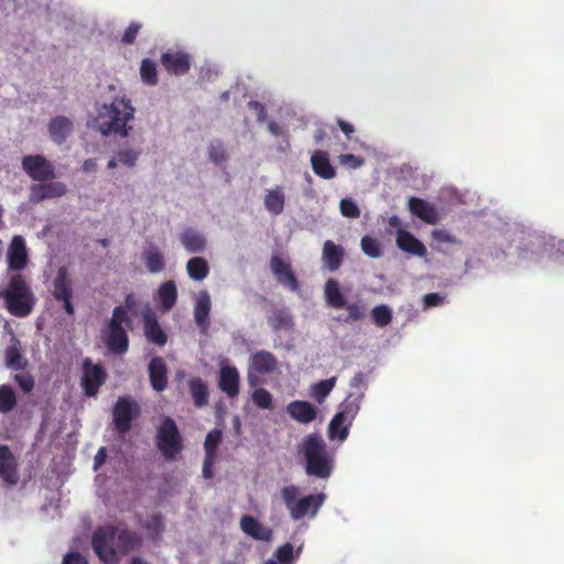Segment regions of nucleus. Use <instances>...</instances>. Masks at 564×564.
<instances>
[{
	"instance_id": "f257e3e1",
	"label": "nucleus",
	"mask_w": 564,
	"mask_h": 564,
	"mask_svg": "<svg viewBox=\"0 0 564 564\" xmlns=\"http://www.w3.org/2000/svg\"><path fill=\"white\" fill-rule=\"evenodd\" d=\"M297 453L304 459V470L307 476L319 479L330 477L335 459L319 433H311L304 436L297 445Z\"/></svg>"
},
{
	"instance_id": "f03ea898",
	"label": "nucleus",
	"mask_w": 564,
	"mask_h": 564,
	"mask_svg": "<svg viewBox=\"0 0 564 564\" xmlns=\"http://www.w3.org/2000/svg\"><path fill=\"white\" fill-rule=\"evenodd\" d=\"M301 488L288 485L281 488V499L292 520L314 519L326 500L324 492L301 496Z\"/></svg>"
},
{
	"instance_id": "7ed1b4c3",
	"label": "nucleus",
	"mask_w": 564,
	"mask_h": 564,
	"mask_svg": "<svg viewBox=\"0 0 564 564\" xmlns=\"http://www.w3.org/2000/svg\"><path fill=\"white\" fill-rule=\"evenodd\" d=\"M133 116L134 108L130 100L116 98L110 105L102 106L96 120L102 135L115 133L127 137L129 131L127 123L133 119Z\"/></svg>"
},
{
	"instance_id": "20e7f679",
	"label": "nucleus",
	"mask_w": 564,
	"mask_h": 564,
	"mask_svg": "<svg viewBox=\"0 0 564 564\" xmlns=\"http://www.w3.org/2000/svg\"><path fill=\"white\" fill-rule=\"evenodd\" d=\"M132 319L127 310L117 305L112 310L111 317L105 323L101 329V338L107 349L115 355H123L129 349L128 329L131 328Z\"/></svg>"
},
{
	"instance_id": "39448f33",
	"label": "nucleus",
	"mask_w": 564,
	"mask_h": 564,
	"mask_svg": "<svg viewBox=\"0 0 564 564\" xmlns=\"http://www.w3.org/2000/svg\"><path fill=\"white\" fill-rule=\"evenodd\" d=\"M8 312L15 317L28 316L34 306V295L24 275L15 273L6 289L0 290Z\"/></svg>"
},
{
	"instance_id": "423d86ee",
	"label": "nucleus",
	"mask_w": 564,
	"mask_h": 564,
	"mask_svg": "<svg viewBox=\"0 0 564 564\" xmlns=\"http://www.w3.org/2000/svg\"><path fill=\"white\" fill-rule=\"evenodd\" d=\"M155 444L167 460H174L183 449V438L175 421L164 417L158 429Z\"/></svg>"
},
{
	"instance_id": "0eeeda50",
	"label": "nucleus",
	"mask_w": 564,
	"mask_h": 564,
	"mask_svg": "<svg viewBox=\"0 0 564 564\" xmlns=\"http://www.w3.org/2000/svg\"><path fill=\"white\" fill-rule=\"evenodd\" d=\"M118 529L113 525L98 528L91 539L94 552L105 564H117L119 561L117 551Z\"/></svg>"
},
{
	"instance_id": "6e6552de",
	"label": "nucleus",
	"mask_w": 564,
	"mask_h": 564,
	"mask_svg": "<svg viewBox=\"0 0 564 564\" xmlns=\"http://www.w3.org/2000/svg\"><path fill=\"white\" fill-rule=\"evenodd\" d=\"M140 406L130 397H119L112 410V422L117 432L124 434L131 430L132 421L139 415Z\"/></svg>"
},
{
	"instance_id": "1a4fd4ad",
	"label": "nucleus",
	"mask_w": 564,
	"mask_h": 564,
	"mask_svg": "<svg viewBox=\"0 0 564 564\" xmlns=\"http://www.w3.org/2000/svg\"><path fill=\"white\" fill-rule=\"evenodd\" d=\"M23 171L36 182H46L55 178V166L44 155L30 154L22 159Z\"/></svg>"
},
{
	"instance_id": "9d476101",
	"label": "nucleus",
	"mask_w": 564,
	"mask_h": 564,
	"mask_svg": "<svg viewBox=\"0 0 564 564\" xmlns=\"http://www.w3.org/2000/svg\"><path fill=\"white\" fill-rule=\"evenodd\" d=\"M52 296L55 301L63 303V307L69 316L75 314V307L72 303V281L65 267H61L57 270L56 276L53 280Z\"/></svg>"
},
{
	"instance_id": "9b49d317",
	"label": "nucleus",
	"mask_w": 564,
	"mask_h": 564,
	"mask_svg": "<svg viewBox=\"0 0 564 564\" xmlns=\"http://www.w3.org/2000/svg\"><path fill=\"white\" fill-rule=\"evenodd\" d=\"M106 379L107 373L100 365L94 364L89 358L83 361L82 387L87 397H95Z\"/></svg>"
},
{
	"instance_id": "f8f14e48",
	"label": "nucleus",
	"mask_w": 564,
	"mask_h": 564,
	"mask_svg": "<svg viewBox=\"0 0 564 564\" xmlns=\"http://www.w3.org/2000/svg\"><path fill=\"white\" fill-rule=\"evenodd\" d=\"M160 62L169 74L181 76L191 69L192 57L184 51H167L161 55Z\"/></svg>"
},
{
	"instance_id": "ddd939ff",
	"label": "nucleus",
	"mask_w": 564,
	"mask_h": 564,
	"mask_svg": "<svg viewBox=\"0 0 564 564\" xmlns=\"http://www.w3.org/2000/svg\"><path fill=\"white\" fill-rule=\"evenodd\" d=\"M143 334L150 344L163 347L167 343V334L161 327L156 314L147 308L142 312Z\"/></svg>"
},
{
	"instance_id": "4468645a",
	"label": "nucleus",
	"mask_w": 564,
	"mask_h": 564,
	"mask_svg": "<svg viewBox=\"0 0 564 564\" xmlns=\"http://www.w3.org/2000/svg\"><path fill=\"white\" fill-rule=\"evenodd\" d=\"M18 460L8 445H0V478L9 486L20 480Z\"/></svg>"
},
{
	"instance_id": "2eb2a0df",
	"label": "nucleus",
	"mask_w": 564,
	"mask_h": 564,
	"mask_svg": "<svg viewBox=\"0 0 564 564\" xmlns=\"http://www.w3.org/2000/svg\"><path fill=\"white\" fill-rule=\"evenodd\" d=\"M8 268L9 270L21 271L28 262V252L24 239L21 236H14L8 249Z\"/></svg>"
},
{
	"instance_id": "dca6fc26",
	"label": "nucleus",
	"mask_w": 564,
	"mask_h": 564,
	"mask_svg": "<svg viewBox=\"0 0 564 564\" xmlns=\"http://www.w3.org/2000/svg\"><path fill=\"white\" fill-rule=\"evenodd\" d=\"M239 372L235 366H221L218 379L219 389L230 399L239 394Z\"/></svg>"
},
{
	"instance_id": "f3484780",
	"label": "nucleus",
	"mask_w": 564,
	"mask_h": 564,
	"mask_svg": "<svg viewBox=\"0 0 564 564\" xmlns=\"http://www.w3.org/2000/svg\"><path fill=\"white\" fill-rule=\"evenodd\" d=\"M270 267L281 284L288 286L292 291H296L299 289V281L291 270L290 264L284 262L279 256H272Z\"/></svg>"
},
{
	"instance_id": "a211bd4d",
	"label": "nucleus",
	"mask_w": 564,
	"mask_h": 564,
	"mask_svg": "<svg viewBox=\"0 0 564 564\" xmlns=\"http://www.w3.org/2000/svg\"><path fill=\"white\" fill-rule=\"evenodd\" d=\"M47 128L52 141L61 145L70 135L74 124L69 118L57 116L50 120Z\"/></svg>"
},
{
	"instance_id": "6ab92c4d",
	"label": "nucleus",
	"mask_w": 564,
	"mask_h": 564,
	"mask_svg": "<svg viewBox=\"0 0 564 564\" xmlns=\"http://www.w3.org/2000/svg\"><path fill=\"white\" fill-rule=\"evenodd\" d=\"M149 378L153 390L162 392L167 387V367L161 357H153L149 362Z\"/></svg>"
},
{
	"instance_id": "aec40b11",
	"label": "nucleus",
	"mask_w": 564,
	"mask_h": 564,
	"mask_svg": "<svg viewBox=\"0 0 564 564\" xmlns=\"http://www.w3.org/2000/svg\"><path fill=\"white\" fill-rule=\"evenodd\" d=\"M240 528L242 532L258 541H270L272 539V530L261 524L252 516H242L240 519Z\"/></svg>"
},
{
	"instance_id": "412c9836",
	"label": "nucleus",
	"mask_w": 564,
	"mask_h": 564,
	"mask_svg": "<svg viewBox=\"0 0 564 564\" xmlns=\"http://www.w3.org/2000/svg\"><path fill=\"white\" fill-rule=\"evenodd\" d=\"M212 308L210 296L207 291H202L195 302L194 318L197 326L205 333L210 324L209 314Z\"/></svg>"
},
{
	"instance_id": "4be33fe9",
	"label": "nucleus",
	"mask_w": 564,
	"mask_h": 564,
	"mask_svg": "<svg viewBox=\"0 0 564 564\" xmlns=\"http://www.w3.org/2000/svg\"><path fill=\"white\" fill-rule=\"evenodd\" d=\"M409 209L412 215L416 216L426 224L435 225L438 221L435 207L422 198L414 196L411 197L409 199Z\"/></svg>"
},
{
	"instance_id": "5701e85b",
	"label": "nucleus",
	"mask_w": 564,
	"mask_h": 564,
	"mask_svg": "<svg viewBox=\"0 0 564 564\" xmlns=\"http://www.w3.org/2000/svg\"><path fill=\"white\" fill-rule=\"evenodd\" d=\"M286 412L293 420L302 424L313 422L317 415V411L314 405L307 401L300 400L290 402L286 406Z\"/></svg>"
},
{
	"instance_id": "b1692460",
	"label": "nucleus",
	"mask_w": 564,
	"mask_h": 564,
	"mask_svg": "<svg viewBox=\"0 0 564 564\" xmlns=\"http://www.w3.org/2000/svg\"><path fill=\"white\" fill-rule=\"evenodd\" d=\"M345 257V250L340 245H336L332 240H326L323 246L322 259L324 265L330 271H337Z\"/></svg>"
},
{
	"instance_id": "393cba45",
	"label": "nucleus",
	"mask_w": 564,
	"mask_h": 564,
	"mask_svg": "<svg viewBox=\"0 0 564 564\" xmlns=\"http://www.w3.org/2000/svg\"><path fill=\"white\" fill-rule=\"evenodd\" d=\"M311 165L314 173L324 180H332L336 176V169L332 165L329 155L324 150H316L311 156Z\"/></svg>"
},
{
	"instance_id": "a878e982",
	"label": "nucleus",
	"mask_w": 564,
	"mask_h": 564,
	"mask_svg": "<svg viewBox=\"0 0 564 564\" xmlns=\"http://www.w3.org/2000/svg\"><path fill=\"white\" fill-rule=\"evenodd\" d=\"M397 246L399 249L410 254L417 257H424L426 254L424 243L410 231L404 229H400L397 232Z\"/></svg>"
},
{
	"instance_id": "bb28decb",
	"label": "nucleus",
	"mask_w": 564,
	"mask_h": 564,
	"mask_svg": "<svg viewBox=\"0 0 564 564\" xmlns=\"http://www.w3.org/2000/svg\"><path fill=\"white\" fill-rule=\"evenodd\" d=\"M251 367L260 375H269L276 369L278 359L272 352L260 350L251 356Z\"/></svg>"
},
{
	"instance_id": "cd10ccee",
	"label": "nucleus",
	"mask_w": 564,
	"mask_h": 564,
	"mask_svg": "<svg viewBox=\"0 0 564 564\" xmlns=\"http://www.w3.org/2000/svg\"><path fill=\"white\" fill-rule=\"evenodd\" d=\"M187 384L194 405L198 409L207 405L209 402L207 383L200 377H193Z\"/></svg>"
},
{
	"instance_id": "c85d7f7f",
	"label": "nucleus",
	"mask_w": 564,
	"mask_h": 564,
	"mask_svg": "<svg viewBox=\"0 0 564 564\" xmlns=\"http://www.w3.org/2000/svg\"><path fill=\"white\" fill-rule=\"evenodd\" d=\"M158 300L163 312H170L177 301V289L174 281L163 282L158 290Z\"/></svg>"
},
{
	"instance_id": "c756f323",
	"label": "nucleus",
	"mask_w": 564,
	"mask_h": 564,
	"mask_svg": "<svg viewBox=\"0 0 564 564\" xmlns=\"http://www.w3.org/2000/svg\"><path fill=\"white\" fill-rule=\"evenodd\" d=\"M180 239L183 247L191 253L203 252L206 248L205 237L192 228L185 229Z\"/></svg>"
},
{
	"instance_id": "7c9ffc66",
	"label": "nucleus",
	"mask_w": 564,
	"mask_h": 564,
	"mask_svg": "<svg viewBox=\"0 0 564 564\" xmlns=\"http://www.w3.org/2000/svg\"><path fill=\"white\" fill-rule=\"evenodd\" d=\"M141 545V538L138 533L130 530H121L117 533V551L120 554H128Z\"/></svg>"
},
{
	"instance_id": "2f4dec72",
	"label": "nucleus",
	"mask_w": 564,
	"mask_h": 564,
	"mask_svg": "<svg viewBox=\"0 0 564 564\" xmlns=\"http://www.w3.org/2000/svg\"><path fill=\"white\" fill-rule=\"evenodd\" d=\"M325 300L328 306L333 308H344L346 299L339 289V283L335 279H328L324 286Z\"/></svg>"
},
{
	"instance_id": "473e14b6",
	"label": "nucleus",
	"mask_w": 564,
	"mask_h": 564,
	"mask_svg": "<svg viewBox=\"0 0 564 564\" xmlns=\"http://www.w3.org/2000/svg\"><path fill=\"white\" fill-rule=\"evenodd\" d=\"M268 323L274 332L292 329L294 326L293 316L288 308H275L268 316Z\"/></svg>"
},
{
	"instance_id": "72a5a7b5",
	"label": "nucleus",
	"mask_w": 564,
	"mask_h": 564,
	"mask_svg": "<svg viewBox=\"0 0 564 564\" xmlns=\"http://www.w3.org/2000/svg\"><path fill=\"white\" fill-rule=\"evenodd\" d=\"M284 204L285 195L282 187H276L267 192L264 196V207L269 213L273 215L282 214L284 210Z\"/></svg>"
},
{
	"instance_id": "f704fd0d",
	"label": "nucleus",
	"mask_w": 564,
	"mask_h": 564,
	"mask_svg": "<svg viewBox=\"0 0 564 564\" xmlns=\"http://www.w3.org/2000/svg\"><path fill=\"white\" fill-rule=\"evenodd\" d=\"M352 423L344 421L343 414L336 413L328 424V437L330 440L345 441Z\"/></svg>"
},
{
	"instance_id": "c9c22d12",
	"label": "nucleus",
	"mask_w": 564,
	"mask_h": 564,
	"mask_svg": "<svg viewBox=\"0 0 564 564\" xmlns=\"http://www.w3.org/2000/svg\"><path fill=\"white\" fill-rule=\"evenodd\" d=\"M186 271L194 281H202L209 273V265L206 259L202 257H193L186 263Z\"/></svg>"
},
{
	"instance_id": "e433bc0d",
	"label": "nucleus",
	"mask_w": 564,
	"mask_h": 564,
	"mask_svg": "<svg viewBox=\"0 0 564 564\" xmlns=\"http://www.w3.org/2000/svg\"><path fill=\"white\" fill-rule=\"evenodd\" d=\"M362 394L354 397L349 394L339 405L338 414H343L344 421L352 423L360 410Z\"/></svg>"
},
{
	"instance_id": "4c0bfd02",
	"label": "nucleus",
	"mask_w": 564,
	"mask_h": 564,
	"mask_svg": "<svg viewBox=\"0 0 564 564\" xmlns=\"http://www.w3.org/2000/svg\"><path fill=\"white\" fill-rule=\"evenodd\" d=\"M19 340L14 339L13 344L6 349V366L12 370H22L28 362L21 354Z\"/></svg>"
},
{
	"instance_id": "58836bf2",
	"label": "nucleus",
	"mask_w": 564,
	"mask_h": 564,
	"mask_svg": "<svg viewBox=\"0 0 564 564\" xmlns=\"http://www.w3.org/2000/svg\"><path fill=\"white\" fill-rule=\"evenodd\" d=\"M144 263L151 273L161 272L165 267L164 257L158 248H152L144 253Z\"/></svg>"
},
{
	"instance_id": "ea45409f",
	"label": "nucleus",
	"mask_w": 564,
	"mask_h": 564,
	"mask_svg": "<svg viewBox=\"0 0 564 564\" xmlns=\"http://www.w3.org/2000/svg\"><path fill=\"white\" fill-rule=\"evenodd\" d=\"M17 405V397L11 387L0 386V413H8Z\"/></svg>"
},
{
	"instance_id": "a19ab883",
	"label": "nucleus",
	"mask_w": 564,
	"mask_h": 564,
	"mask_svg": "<svg viewBox=\"0 0 564 564\" xmlns=\"http://www.w3.org/2000/svg\"><path fill=\"white\" fill-rule=\"evenodd\" d=\"M140 76L143 83L147 85H156L158 84V70L156 64L150 59L144 58L140 66Z\"/></svg>"
},
{
	"instance_id": "79ce46f5",
	"label": "nucleus",
	"mask_w": 564,
	"mask_h": 564,
	"mask_svg": "<svg viewBox=\"0 0 564 564\" xmlns=\"http://www.w3.org/2000/svg\"><path fill=\"white\" fill-rule=\"evenodd\" d=\"M335 377L315 383L312 388V393L315 400L322 403L325 400V398L330 393V391L335 387Z\"/></svg>"
},
{
	"instance_id": "37998d69",
	"label": "nucleus",
	"mask_w": 564,
	"mask_h": 564,
	"mask_svg": "<svg viewBox=\"0 0 564 564\" xmlns=\"http://www.w3.org/2000/svg\"><path fill=\"white\" fill-rule=\"evenodd\" d=\"M371 317L378 327H386L392 321V312L388 305H378L372 308Z\"/></svg>"
},
{
	"instance_id": "c03bdc74",
	"label": "nucleus",
	"mask_w": 564,
	"mask_h": 564,
	"mask_svg": "<svg viewBox=\"0 0 564 564\" xmlns=\"http://www.w3.org/2000/svg\"><path fill=\"white\" fill-rule=\"evenodd\" d=\"M361 249L365 254L370 258H379L382 254V248L379 240L371 236H365L361 238L360 242Z\"/></svg>"
},
{
	"instance_id": "a18cd8bd",
	"label": "nucleus",
	"mask_w": 564,
	"mask_h": 564,
	"mask_svg": "<svg viewBox=\"0 0 564 564\" xmlns=\"http://www.w3.org/2000/svg\"><path fill=\"white\" fill-rule=\"evenodd\" d=\"M252 401L253 403L262 410H272L273 409V398L272 394L264 388H258L252 392Z\"/></svg>"
},
{
	"instance_id": "49530a36",
	"label": "nucleus",
	"mask_w": 564,
	"mask_h": 564,
	"mask_svg": "<svg viewBox=\"0 0 564 564\" xmlns=\"http://www.w3.org/2000/svg\"><path fill=\"white\" fill-rule=\"evenodd\" d=\"M221 431L217 429H214L207 433L204 442L205 456L216 457V451L221 441Z\"/></svg>"
},
{
	"instance_id": "de8ad7c7",
	"label": "nucleus",
	"mask_w": 564,
	"mask_h": 564,
	"mask_svg": "<svg viewBox=\"0 0 564 564\" xmlns=\"http://www.w3.org/2000/svg\"><path fill=\"white\" fill-rule=\"evenodd\" d=\"M140 154L141 151L139 150L121 148L120 150L117 151L116 156L121 164L128 167H132L135 165Z\"/></svg>"
},
{
	"instance_id": "09e8293b",
	"label": "nucleus",
	"mask_w": 564,
	"mask_h": 564,
	"mask_svg": "<svg viewBox=\"0 0 564 564\" xmlns=\"http://www.w3.org/2000/svg\"><path fill=\"white\" fill-rule=\"evenodd\" d=\"M294 558V547L291 543H285L276 549L274 558L276 563L290 564Z\"/></svg>"
},
{
	"instance_id": "8fccbe9b",
	"label": "nucleus",
	"mask_w": 564,
	"mask_h": 564,
	"mask_svg": "<svg viewBox=\"0 0 564 564\" xmlns=\"http://www.w3.org/2000/svg\"><path fill=\"white\" fill-rule=\"evenodd\" d=\"M208 155L209 159L216 164L225 162L227 160V153L223 142L218 140L212 142L208 148Z\"/></svg>"
},
{
	"instance_id": "3c124183",
	"label": "nucleus",
	"mask_w": 564,
	"mask_h": 564,
	"mask_svg": "<svg viewBox=\"0 0 564 564\" xmlns=\"http://www.w3.org/2000/svg\"><path fill=\"white\" fill-rule=\"evenodd\" d=\"M340 213L348 218H358L360 209L357 204L350 198H343L339 204Z\"/></svg>"
},
{
	"instance_id": "603ef678",
	"label": "nucleus",
	"mask_w": 564,
	"mask_h": 564,
	"mask_svg": "<svg viewBox=\"0 0 564 564\" xmlns=\"http://www.w3.org/2000/svg\"><path fill=\"white\" fill-rule=\"evenodd\" d=\"M45 185L46 199L62 197L67 192L66 185L62 182H50L45 183Z\"/></svg>"
},
{
	"instance_id": "864d4df0",
	"label": "nucleus",
	"mask_w": 564,
	"mask_h": 564,
	"mask_svg": "<svg viewBox=\"0 0 564 564\" xmlns=\"http://www.w3.org/2000/svg\"><path fill=\"white\" fill-rule=\"evenodd\" d=\"M338 161L341 165H346L352 170L359 169L365 163V160L362 158L350 153L340 154L338 156Z\"/></svg>"
},
{
	"instance_id": "5fc2aeb1",
	"label": "nucleus",
	"mask_w": 564,
	"mask_h": 564,
	"mask_svg": "<svg viewBox=\"0 0 564 564\" xmlns=\"http://www.w3.org/2000/svg\"><path fill=\"white\" fill-rule=\"evenodd\" d=\"M344 308H346L348 312V316L346 318L347 322H357V321L362 319L365 316L364 306H361L357 303L348 304L346 302V306Z\"/></svg>"
},
{
	"instance_id": "6e6d98bb",
	"label": "nucleus",
	"mask_w": 564,
	"mask_h": 564,
	"mask_svg": "<svg viewBox=\"0 0 564 564\" xmlns=\"http://www.w3.org/2000/svg\"><path fill=\"white\" fill-rule=\"evenodd\" d=\"M46 185L45 183L41 182L40 184H33L30 188V200L34 204L41 203L42 200L46 199Z\"/></svg>"
},
{
	"instance_id": "4d7b16f0",
	"label": "nucleus",
	"mask_w": 564,
	"mask_h": 564,
	"mask_svg": "<svg viewBox=\"0 0 564 564\" xmlns=\"http://www.w3.org/2000/svg\"><path fill=\"white\" fill-rule=\"evenodd\" d=\"M14 380L24 392H30L34 387V379L29 373H17Z\"/></svg>"
},
{
	"instance_id": "13d9d810",
	"label": "nucleus",
	"mask_w": 564,
	"mask_h": 564,
	"mask_svg": "<svg viewBox=\"0 0 564 564\" xmlns=\"http://www.w3.org/2000/svg\"><path fill=\"white\" fill-rule=\"evenodd\" d=\"M141 29V24L137 22H132L127 30L124 31L121 42L124 44H132Z\"/></svg>"
},
{
	"instance_id": "bf43d9fd",
	"label": "nucleus",
	"mask_w": 564,
	"mask_h": 564,
	"mask_svg": "<svg viewBox=\"0 0 564 564\" xmlns=\"http://www.w3.org/2000/svg\"><path fill=\"white\" fill-rule=\"evenodd\" d=\"M147 529L154 533H161L164 530L163 517L159 513L152 514L147 522Z\"/></svg>"
},
{
	"instance_id": "052dcab7",
	"label": "nucleus",
	"mask_w": 564,
	"mask_h": 564,
	"mask_svg": "<svg viewBox=\"0 0 564 564\" xmlns=\"http://www.w3.org/2000/svg\"><path fill=\"white\" fill-rule=\"evenodd\" d=\"M445 297L438 293H427L423 297V303L425 307H435L440 306L444 303Z\"/></svg>"
},
{
	"instance_id": "680f3d73",
	"label": "nucleus",
	"mask_w": 564,
	"mask_h": 564,
	"mask_svg": "<svg viewBox=\"0 0 564 564\" xmlns=\"http://www.w3.org/2000/svg\"><path fill=\"white\" fill-rule=\"evenodd\" d=\"M248 107H249V109L254 110V112L257 113L258 121L262 122L265 120L267 110H265V107L261 102L251 100L248 102Z\"/></svg>"
},
{
	"instance_id": "e2e57ef3",
	"label": "nucleus",
	"mask_w": 564,
	"mask_h": 564,
	"mask_svg": "<svg viewBox=\"0 0 564 564\" xmlns=\"http://www.w3.org/2000/svg\"><path fill=\"white\" fill-rule=\"evenodd\" d=\"M215 458L213 456H205L204 457V464H203V476L206 479H210L214 476L213 467L215 464Z\"/></svg>"
},
{
	"instance_id": "0e129e2a",
	"label": "nucleus",
	"mask_w": 564,
	"mask_h": 564,
	"mask_svg": "<svg viewBox=\"0 0 564 564\" xmlns=\"http://www.w3.org/2000/svg\"><path fill=\"white\" fill-rule=\"evenodd\" d=\"M63 564H88L87 560L77 552L65 555Z\"/></svg>"
},
{
	"instance_id": "69168bd1",
	"label": "nucleus",
	"mask_w": 564,
	"mask_h": 564,
	"mask_svg": "<svg viewBox=\"0 0 564 564\" xmlns=\"http://www.w3.org/2000/svg\"><path fill=\"white\" fill-rule=\"evenodd\" d=\"M107 451L105 447H100L94 458V467L97 470L106 462Z\"/></svg>"
},
{
	"instance_id": "338daca9",
	"label": "nucleus",
	"mask_w": 564,
	"mask_h": 564,
	"mask_svg": "<svg viewBox=\"0 0 564 564\" xmlns=\"http://www.w3.org/2000/svg\"><path fill=\"white\" fill-rule=\"evenodd\" d=\"M337 124L347 138L355 132L354 126L343 119H337Z\"/></svg>"
},
{
	"instance_id": "774afa93",
	"label": "nucleus",
	"mask_w": 564,
	"mask_h": 564,
	"mask_svg": "<svg viewBox=\"0 0 564 564\" xmlns=\"http://www.w3.org/2000/svg\"><path fill=\"white\" fill-rule=\"evenodd\" d=\"M82 170L85 173L95 172L97 170V161L95 159H87L82 164Z\"/></svg>"
}]
</instances>
